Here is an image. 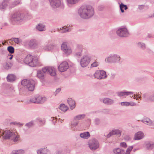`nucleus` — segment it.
<instances>
[{"label":"nucleus","instance_id":"obj_50","mask_svg":"<svg viewBox=\"0 0 154 154\" xmlns=\"http://www.w3.org/2000/svg\"><path fill=\"white\" fill-rule=\"evenodd\" d=\"M77 120H75L74 119V121L73 122L72 125L73 126H75L77 125L79 123V122Z\"/></svg>","mask_w":154,"mask_h":154},{"label":"nucleus","instance_id":"obj_59","mask_svg":"<svg viewBox=\"0 0 154 154\" xmlns=\"http://www.w3.org/2000/svg\"><path fill=\"white\" fill-rule=\"evenodd\" d=\"M71 52H72V51H71V49H68V54L71 53Z\"/></svg>","mask_w":154,"mask_h":154},{"label":"nucleus","instance_id":"obj_13","mask_svg":"<svg viewBox=\"0 0 154 154\" xmlns=\"http://www.w3.org/2000/svg\"><path fill=\"white\" fill-rule=\"evenodd\" d=\"M51 6L54 8L59 7L61 4L60 0H49Z\"/></svg>","mask_w":154,"mask_h":154},{"label":"nucleus","instance_id":"obj_26","mask_svg":"<svg viewBox=\"0 0 154 154\" xmlns=\"http://www.w3.org/2000/svg\"><path fill=\"white\" fill-rule=\"evenodd\" d=\"M80 136L82 138L84 139H88L90 136V135L88 132H87L81 133Z\"/></svg>","mask_w":154,"mask_h":154},{"label":"nucleus","instance_id":"obj_55","mask_svg":"<svg viewBox=\"0 0 154 154\" xmlns=\"http://www.w3.org/2000/svg\"><path fill=\"white\" fill-rule=\"evenodd\" d=\"M61 90V89L60 88H57L56 91L55 93L56 94H58Z\"/></svg>","mask_w":154,"mask_h":154},{"label":"nucleus","instance_id":"obj_49","mask_svg":"<svg viewBox=\"0 0 154 154\" xmlns=\"http://www.w3.org/2000/svg\"><path fill=\"white\" fill-rule=\"evenodd\" d=\"M102 112L105 114H108L109 113V109H104L103 110Z\"/></svg>","mask_w":154,"mask_h":154},{"label":"nucleus","instance_id":"obj_16","mask_svg":"<svg viewBox=\"0 0 154 154\" xmlns=\"http://www.w3.org/2000/svg\"><path fill=\"white\" fill-rule=\"evenodd\" d=\"M10 140L14 142H17L20 140V136L15 131Z\"/></svg>","mask_w":154,"mask_h":154},{"label":"nucleus","instance_id":"obj_39","mask_svg":"<svg viewBox=\"0 0 154 154\" xmlns=\"http://www.w3.org/2000/svg\"><path fill=\"white\" fill-rule=\"evenodd\" d=\"M120 8L121 11L122 13L124 12V9L126 10L128 8L127 6L126 5H124L123 4H121L120 5Z\"/></svg>","mask_w":154,"mask_h":154},{"label":"nucleus","instance_id":"obj_45","mask_svg":"<svg viewBox=\"0 0 154 154\" xmlns=\"http://www.w3.org/2000/svg\"><path fill=\"white\" fill-rule=\"evenodd\" d=\"M79 0H68V2L71 4H74L77 2Z\"/></svg>","mask_w":154,"mask_h":154},{"label":"nucleus","instance_id":"obj_37","mask_svg":"<svg viewBox=\"0 0 154 154\" xmlns=\"http://www.w3.org/2000/svg\"><path fill=\"white\" fill-rule=\"evenodd\" d=\"M29 81L30 80L24 79L22 81L21 83L23 86H27L28 84L29 83Z\"/></svg>","mask_w":154,"mask_h":154},{"label":"nucleus","instance_id":"obj_1","mask_svg":"<svg viewBox=\"0 0 154 154\" xmlns=\"http://www.w3.org/2000/svg\"><path fill=\"white\" fill-rule=\"evenodd\" d=\"M24 61L25 63L31 66H35L40 64V62L38 58L31 55H27L25 58Z\"/></svg>","mask_w":154,"mask_h":154},{"label":"nucleus","instance_id":"obj_46","mask_svg":"<svg viewBox=\"0 0 154 154\" xmlns=\"http://www.w3.org/2000/svg\"><path fill=\"white\" fill-rule=\"evenodd\" d=\"M120 146L124 148H126L127 146L126 143L125 142H121L120 143Z\"/></svg>","mask_w":154,"mask_h":154},{"label":"nucleus","instance_id":"obj_3","mask_svg":"<svg viewBox=\"0 0 154 154\" xmlns=\"http://www.w3.org/2000/svg\"><path fill=\"white\" fill-rule=\"evenodd\" d=\"M28 100L25 101V102L27 103H42L47 100V98L46 97H31L30 98L28 99Z\"/></svg>","mask_w":154,"mask_h":154},{"label":"nucleus","instance_id":"obj_56","mask_svg":"<svg viewBox=\"0 0 154 154\" xmlns=\"http://www.w3.org/2000/svg\"><path fill=\"white\" fill-rule=\"evenodd\" d=\"M141 97H134V99H136V100H139V99H140V100H141Z\"/></svg>","mask_w":154,"mask_h":154},{"label":"nucleus","instance_id":"obj_14","mask_svg":"<svg viewBox=\"0 0 154 154\" xmlns=\"http://www.w3.org/2000/svg\"><path fill=\"white\" fill-rule=\"evenodd\" d=\"M34 125V122L32 121L26 124L24 126L23 130L26 132L30 128L32 127Z\"/></svg>","mask_w":154,"mask_h":154},{"label":"nucleus","instance_id":"obj_63","mask_svg":"<svg viewBox=\"0 0 154 154\" xmlns=\"http://www.w3.org/2000/svg\"><path fill=\"white\" fill-rule=\"evenodd\" d=\"M81 9H80V10H79V11H80V12H81Z\"/></svg>","mask_w":154,"mask_h":154},{"label":"nucleus","instance_id":"obj_38","mask_svg":"<svg viewBox=\"0 0 154 154\" xmlns=\"http://www.w3.org/2000/svg\"><path fill=\"white\" fill-rule=\"evenodd\" d=\"M146 147L148 149H151L154 147V143H148L146 144Z\"/></svg>","mask_w":154,"mask_h":154},{"label":"nucleus","instance_id":"obj_44","mask_svg":"<svg viewBox=\"0 0 154 154\" xmlns=\"http://www.w3.org/2000/svg\"><path fill=\"white\" fill-rule=\"evenodd\" d=\"M66 28V26H63V27H62V29L60 28V32L62 33H63L66 32L67 31Z\"/></svg>","mask_w":154,"mask_h":154},{"label":"nucleus","instance_id":"obj_43","mask_svg":"<svg viewBox=\"0 0 154 154\" xmlns=\"http://www.w3.org/2000/svg\"><path fill=\"white\" fill-rule=\"evenodd\" d=\"M99 63L96 61H94L91 64V67H95L99 65Z\"/></svg>","mask_w":154,"mask_h":154},{"label":"nucleus","instance_id":"obj_40","mask_svg":"<svg viewBox=\"0 0 154 154\" xmlns=\"http://www.w3.org/2000/svg\"><path fill=\"white\" fill-rule=\"evenodd\" d=\"M133 148V146H130L128 147L126 150L125 154H130Z\"/></svg>","mask_w":154,"mask_h":154},{"label":"nucleus","instance_id":"obj_51","mask_svg":"<svg viewBox=\"0 0 154 154\" xmlns=\"http://www.w3.org/2000/svg\"><path fill=\"white\" fill-rule=\"evenodd\" d=\"M138 45L140 47L142 48H144L145 47V45L143 43H139L138 44Z\"/></svg>","mask_w":154,"mask_h":154},{"label":"nucleus","instance_id":"obj_15","mask_svg":"<svg viewBox=\"0 0 154 154\" xmlns=\"http://www.w3.org/2000/svg\"><path fill=\"white\" fill-rule=\"evenodd\" d=\"M35 82L32 79H30L29 83L28 84L27 87L28 89L30 91H32L34 89Z\"/></svg>","mask_w":154,"mask_h":154},{"label":"nucleus","instance_id":"obj_21","mask_svg":"<svg viewBox=\"0 0 154 154\" xmlns=\"http://www.w3.org/2000/svg\"><path fill=\"white\" fill-rule=\"evenodd\" d=\"M113 152L115 154H124L125 153L124 150L120 148L113 149Z\"/></svg>","mask_w":154,"mask_h":154},{"label":"nucleus","instance_id":"obj_9","mask_svg":"<svg viewBox=\"0 0 154 154\" xmlns=\"http://www.w3.org/2000/svg\"><path fill=\"white\" fill-rule=\"evenodd\" d=\"M37 154H50V150L47 147H42L36 150Z\"/></svg>","mask_w":154,"mask_h":154},{"label":"nucleus","instance_id":"obj_5","mask_svg":"<svg viewBox=\"0 0 154 154\" xmlns=\"http://www.w3.org/2000/svg\"><path fill=\"white\" fill-rule=\"evenodd\" d=\"M42 70L44 73L48 72L51 76H54L56 74L55 69L53 67L46 66L42 68Z\"/></svg>","mask_w":154,"mask_h":154},{"label":"nucleus","instance_id":"obj_20","mask_svg":"<svg viewBox=\"0 0 154 154\" xmlns=\"http://www.w3.org/2000/svg\"><path fill=\"white\" fill-rule=\"evenodd\" d=\"M45 73L43 72L42 70H38L37 72V76L40 79H43L44 78Z\"/></svg>","mask_w":154,"mask_h":154},{"label":"nucleus","instance_id":"obj_19","mask_svg":"<svg viewBox=\"0 0 154 154\" xmlns=\"http://www.w3.org/2000/svg\"><path fill=\"white\" fill-rule=\"evenodd\" d=\"M141 121L145 124L150 125H152L154 124V122L152 121L148 118H144Z\"/></svg>","mask_w":154,"mask_h":154},{"label":"nucleus","instance_id":"obj_31","mask_svg":"<svg viewBox=\"0 0 154 154\" xmlns=\"http://www.w3.org/2000/svg\"><path fill=\"white\" fill-rule=\"evenodd\" d=\"M103 102L104 103L107 104H111L113 102L112 100L107 98H104L103 100Z\"/></svg>","mask_w":154,"mask_h":154},{"label":"nucleus","instance_id":"obj_7","mask_svg":"<svg viewBox=\"0 0 154 154\" xmlns=\"http://www.w3.org/2000/svg\"><path fill=\"white\" fill-rule=\"evenodd\" d=\"M95 78L98 79H101L106 78V72L103 71H97L94 74Z\"/></svg>","mask_w":154,"mask_h":154},{"label":"nucleus","instance_id":"obj_60","mask_svg":"<svg viewBox=\"0 0 154 154\" xmlns=\"http://www.w3.org/2000/svg\"><path fill=\"white\" fill-rule=\"evenodd\" d=\"M13 55L11 56V57L9 58V59L10 60L12 59L13 58Z\"/></svg>","mask_w":154,"mask_h":154},{"label":"nucleus","instance_id":"obj_42","mask_svg":"<svg viewBox=\"0 0 154 154\" xmlns=\"http://www.w3.org/2000/svg\"><path fill=\"white\" fill-rule=\"evenodd\" d=\"M8 51L11 53H13L14 52V48L12 46H9L8 48Z\"/></svg>","mask_w":154,"mask_h":154},{"label":"nucleus","instance_id":"obj_22","mask_svg":"<svg viewBox=\"0 0 154 154\" xmlns=\"http://www.w3.org/2000/svg\"><path fill=\"white\" fill-rule=\"evenodd\" d=\"M61 49L62 51L65 53H66L67 51V43L66 42L63 43L61 46Z\"/></svg>","mask_w":154,"mask_h":154},{"label":"nucleus","instance_id":"obj_23","mask_svg":"<svg viewBox=\"0 0 154 154\" xmlns=\"http://www.w3.org/2000/svg\"><path fill=\"white\" fill-rule=\"evenodd\" d=\"M116 57H117L116 59L117 60H119V59L120 58V57L119 56L116 55ZM116 59V55H115L113 57H108V58L106 59L105 61H107L108 62H113V60H115Z\"/></svg>","mask_w":154,"mask_h":154},{"label":"nucleus","instance_id":"obj_2","mask_svg":"<svg viewBox=\"0 0 154 154\" xmlns=\"http://www.w3.org/2000/svg\"><path fill=\"white\" fill-rule=\"evenodd\" d=\"M94 14L93 8L91 6H88L86 8L82 9L80 15L81 17L83 18L87 19L91 17Z\"/></svg>","mask_w":154,"mask_h":154},{"label":"nucleus","instance_id":"obj_4","mask_svg":"<svg viewBox=\"0 0 154 154\" xmlns=\"http://www.w3.org/2000/svg\"><path fill=\"white\" fill-rule=\"evenodd\" d=\"M88 145L90 149L92 150L96 149L99 146L98 141L95 139L90 140L88 143Z\"/></svg>","mask_w":154,"mask_h":154},{"label":"nucleus","instance_id":"obj_41","mask_svg":"<svg viewBox=\"0 0 154 154\" xmlns=\"http://www.w3.org/2000/svg\"><path fill=\"white\" fill-rule=\"evenodd\" d=\"M11 40L17 44L20 43L21 42V40L18 38H13Z\"/></svg>","mask_w":154,"mask_h":154},{"label":"nucleus","instance_id":"obj_58","mask_svg":"<svg viewBox=\"0 0 154 154\" xmlns=\"http://www.w3.org/2000/svg\"><path fill=\"white\" fill-rule=\"evenodd\" d=\"M39 122H42V123L43 124H44L45 123V121L44 120H43L42 119H40V120H39Z\"/></svg>","mask_w":154,"mask_h":154},{"label":"nucleus","instance_id":"obj_8","mask_svg":"<svg viewBox=\"0 0 154 154\" xmlns=\"http://www.w3.org/2000/svg\"><path fill=\"white\" fill-rule=\"evenodd\" d=\"M117 35L121 37L126 36L128 35V32L126 28H124L119 29L117 31Z\"/></svg>","mask_w":154,"mask_h":154},{"label":"nucleus","instance_id":"obj_11","mask_svg":"<svg viewBox=\"0 0 154 154\" xmlns=\"http://www.w3.org/2000/svg\"><path fill=\"white\" fill-rule=\"evenodd\" d=\"M90 61L89 58L87 57H83L80 62L81 65L82 67H85L87 66L88 64Z\"/></svg>","mask_w":154,"mask_h":154},{"label":"nucleus","instance_id":"obj_28","mask_svg":"<svg viewBox=\"0 0 154 154\" xmlns=\"http://www.w3.org/2000/svg\"><path fill=\"white\" fill-rule=\"evenodd\" d=\"M118 95L120 96H133V94L131 92H120L118 93Z\"/></svg>","mask_w":154,"mask_h":154},{"label":"nucleus","instance_id":"obj_48","mask_svg":"<svg viewBox=\"0 0 154 154\" xmlns=\"http://www.w3.org/2000/svg\"><path fill=\"white\" fill-rule=\"evenodd\" d=\"M147 97L145 99L148 100V101H154V97Z\"/></svg>","mask_w":154,"mask_h":154},{"label":"nucleus","instance_id":"obj_10","mask_svg":"<svg viewBox=\"0 0 154 154\" xmlns=\"http://www.w3.org/2000/svg\"><path fill=\"white\" fill-rule=\"evenodd\" d=\"M67 63L64 61L60 64L58 66L59 70L61 72H64L66 70L67 68Z\"/></svg>","mask_w":154,"mask_h":154},{"label":"nucleus","instance_id":"obj_18","mask_svg":"<svg viewBox=\"0 0 154 154\" xmlns=\"http://www.w3.org/2000/svg\"><path fill=\"white\" fill-rule=\"evenodd\" d=\"M143 137V133L141 131H138L135 134L134 139L135 140H139L142 139Z\"/></svg>","mask_w":154,"mask_h":154},{"label":"nucleus","instance_id":"obj_12","mask_svg":"<svg viewBox=\"0 0 154 154\" xmlns=\"http://www.w3.org/2000/svg\"><path fill=\"white\" fill-rule=\"evenodd\" d=\"M23 18V15L18 13L14 14L12 16V19L14 21L20 20Z\"/></svg>","mask_w":154,"mask_h":154},{"label":"nucleus","instance_id":"obj_24","mask_svg":"<svg viewBox=\"0 0 154 154\" xmlns=\"http://www.w3.org/2000/svg\"><path fill=\"white\" fill-rule=\"evenodd\" d=\"M7 79L8 81L11 82L14 81L16 79V77L14 75L10 74L8 75Z\"/></svg>","mask_w":154,"mask_h":154},{"label":"nucleus","instance_id":"obj_6","mask_svg":"<svg viewBox=\"0 0 154 154\" xmlns=\"http://www.w3.org/2000/svg\"><path fill=\"white\" fill-rule=\"evenodd\" d=\"M15 132V131L12 130L4 131L3 137L5 139L10 140Z\"/></svg>","mask_w":154,"mask_h":154},{"label":"nucleus","instance_id":"obj_32","mask_svg":"<svg viewBox=\"0 0 154 154\" xmlns=\"http://www.w3.org/2000/svg\"><path fill=\"white\" fill-rule=\"evenodd\" d=\"M59 109L63 112H65L67 110V107L63 104H61L59 107Z\"/></svg>","mask_w":154,"mask_h":154},{"label":"nucleus","instance_id":"obj_35","mask_svg":"<svg viewBox=\"0 0 154 154\" xmlns=\"http://www.w3.org/2000/svg\"><path fill=\"white\" fill-rule=\"evenodd\" d=\"M36 29L39 31H43L45 29V26L42 24H39L36 27Z\"/></svg>","mask_w":154,"mask_h":154},{"label":"nucleus","instance_id":"obj_62","mask_svg":"<svg viewBox=\"0 0 154 154\" xmlns=\"http://www.w3.org/2000/svg\"><path fill=\"white\" fill-rule=\"evenodd\" d=\"M153 17H154V14H153Z\"/></svg>","mask_w":154,"mask_h":154},{"label":"nucleus","instance_id":"obj_47","mask_svg":"<svg viewBox=\"0 0 154 154\" xmlns=\"http://www.w3.org/2000/svg\"><path fill=\"white\" fill-rule=\"evenodd\" d=\"M121 104L122 106H129V102H121Z\"/></svg>","mask_w":154,"mask_h":154},{"label":"nucleus","instance_id":"obj_54","mask_svg":"<svg viewBox=\"0 0 154 154\" xmlns=\"http://www.w3.org/2000/svg\"><path fill=\"white\" fill-rule=\"evenodd\" d=\"M129 106L131 105V106H134L136 105L135 103L132 102H129Z\"/></svg>","mask_w":154,"mask_h":154},{"label":"nucleus","instance_id":"obj_36","mask_svg":"<svg viewBox=\"0 0 154 154\" xmlns=\"http://www.w3.org/2000/svg\"><path fill=\"white\" fill-rule=\"evenodd\" d=\"M12 65L11 63L8 62L5 63L4 64V67L6 69H8L11 68Z\"/></svg>","mask_w":154,"mask_h":154},{"label":"nucleus","instance_id":"obj_30","mask_svg":"<svg viewBox=\"0 0 154 154\" xmlns=\"http://www.w3.org/2000/svg\"><path fill=\"white\" fill-rule=\"evenodd\" d=\"M8 4V2L7 1H4L2 4L0 6V9H3L7 7Z\"/></svg>","mask_w":154,"mask_h":154},{"label":"nucleus","instance_id":"obj_33","mask_svg":"<svg viewBox=\"0 0 154 154\" xmlns=\"http://www.w3.org/2000/svg\"><path fill=\"white\" fill-rule=\"evenodd\" d=\"M67 152V149H63L62 150L60 149L57 150L56 152V154H64V153H66Z\"/></svg>","mask_w":154,"mask_h":154},{"label":"nucleus","instance_id":"obj_34","mask_svg":"<svg viewBox=\"0 0 154 154\" xmlns=\"http://www.w3.org/2000/svg\"><path fill=\"white\" fill-rule=\"evenodd\" d=\"M85 115H78L74 118V119L75 120H79L82 119H84L85 117Z\"/></svg>","mask_w":154,"mask_h":154},{"label":"nucleus","instance_id":"obj_57","mask_svg":"<svg viewBox=\"0 0 154 154\" xmlns=\"http://www.w3.org/2000/svg\"><path fill=\"white\" fill-rule=\"evenodd\" d=\"M4 131H0V135H1V136H2L3 137V134H4Z\"/></svg>","mask_w":154,"mask_h":154},{"label":"nucleus","instance_id":"obj_53","mask_svg":"<svg viewBox=\"0 0 154 154\" xmlns=\"http://www.w3.org/2000/svg\"><path fill=\"white\" fill-rule=\"evenodd\" d=\"M100 123V120L98 119H96L95 120V123L97 125L99 124Z\"/></svg>","mask_w":154,"mask_h":154},{"label":"nucleus","instance_id":"obj_17","mask_svg":"<svg viewBox=\"0 0 154 154\" xmlns=\"http://www.w3.org/2000/svg\"><path fill=\"white\" fill-rule=\"evenodd\" d=\"M121 131L119 130H113L110 132L107 135V138L109 137L112 135L117 134L119 136L121 135Z\"/></svg>","mask_w":154,"mask_h":154},{"label":"nucleus","instance_id":"obj_29","mask_svg":"<svg viewBox=\"0 0 154 154\" xmlns=\"http://www.w3.org/2000/svg\"><path fill=\"white\" fill-rule=\"evenodd\" d=\"M24 151L23 149H18L14 150L11 154H24Z\"/></svg>","mask_w":154,"mask_h":154},{"label":"nucleus","instance_id":"obj_27","mask_svg":"<svg viewBox=\"0 0 154 154\" xmlns=\"http://www.w3.org/2000/svg\"><path fill=\"white\" fill-rule=\"evenodd\" d=\"M55 47L54 45L50 44L48 46H45L44 47L43 49L46 51H50L54 49Z\"/></svg>","mask_w":154,"mask_h":154},{"label":"nucleus","instance_id":"obj_25","mask_svg":"<svg viewBox=\"0 0 154 154\" xmlns=\"http://www.w3.org/2000/svg\"><path fill=\"white\" fill-rule=\"evenodd\" d=\"M68 103L70 106V108L71 110L75 108V102L74 101L72 100H69V101L68 100Z\"/></svg>","mask_w":154,"mask_h":154},{"label":"nucleus","instance_id":"obj_52","mask_svg":"<svg viewBox=\"0 0 154 154\" xmlns=\"http://www.w3.org/2000/svg\"><path fill=\"white\" fill-rule=\"evenodd\" d=\"M20 97H17L15 98V100L17 102L23 101V100L20 98Z\"/></svg>","mask_w":154,"mask_h":154},{"label":"nucleus","instance_id":"obj_61","mask_svg":"<svg viewBox=\"0 0 154 154\" xmlns=\"http://www.w3.org/2000/svg\"><path fill=\"white\" fill-rule=\"evenodd\" d=\"M21 126H22L23 125V124H20Z\"/></svg>","mask_w":154,"mask_h":154}]
</instances>
